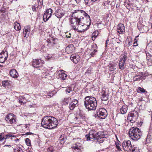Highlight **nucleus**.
<instances>
[{
	"mask_svg": "<svg viewBox=\"0 0 152 152\" xmlns=\"http://www.w3.org/2000/svg\"><path fill=\"white\" fill-rule=\"evenodd\" d=\"M76 15H78L80 17L79 18L80 24L82 27L83 31H84L88 28L91 24V20L89 15L85 11L81 10H78L73 13Z\"/></svg>",
	"mask_w": 152,
	"mask_h": 152,
	"instance_id": "obj_1",
	"label": "nucleus"
},
{
	"mask_svg": "<svg viewBox=\"0 0 152 152\" xmlns=\"http://www.w3.org/2000/svg\"><path fill=\"white\" fill-rule=\"evenodd\" d=\"M41 124L45 128L53 129L57 126L58 122L57 119L53 117L46 116L43 118Z\"/></svg>",
	"mask_w": 152,
	"mask_h": 152,
	"instance_id": "obj_2",
	"label": "nucleus"
},
{
	"mask_svg": "<svg viewBox=\"0 0 152 152\" xmlns=\"http://www.w3.org/2000/svg\"><path fill=\"white\" fill-rule=\"evenodd\" d=\"M87 141L93 139L98 142L99 143H102L104 141V136L100 132H96L95 130L93 129L90 131L88 134L85 136Z\"/></svg>",
	"mask_w": 152,
	"mask_h": 152,
	"instance_id": "obj_3",
	"label": "nucleus"
},
{
	"mask_svg": "<svg viewBox=\"0 0 152 152\" xmlns=\"http://www.w3.org/2000/svg\"><path fill=\"white\" fill-rule=\"evenodd\" d=\"M84 104L86 108L89 110H95L97 106L96 99L93 96L86 97L85 98Z\"/></svg>",
	"mask_w": 152,
	"mask_h": 152,
	"instance_id": "obj_4",
	"label": "nucleus"
},
{
	"mask_svg": "<svg viewBox=\"0 0 152 152\" xmlns=\"http://www.w3.org/2000/svg\"><path fill=\"white\" fill-rule=\"evenodd\" d=\"M130 137L133 140L136 141L141 138L142 133L139 129L133 127L130 129L129 132Z\"/></svg>",
	"mask_w": 152,
	"mask_h": 152,
	"instance_id": "obj_5",
	"label": "nucleus"
},
{
	"mask_svg": "<svg viewBox=\"0 0 152 152\" xmlns=\"http://www.w3.org/2000/svg\"><path fill=\"white\" fill-rule=\"evenodd\" d=\"M75 17L72 18L70 20V23L72 27L75 30H78L79 32H82V27L80 24V22L78 15H75Z\"/></svg>",
	"mask_w": 152,
	"mask_h": 152,
	"instance_id": "obj_6",
	"label": "nucleus"
},
{
	"mask_svg": "<svg viewBox=\"0 0 152 152\" xmlns=\"http://www.w3.org/2000/svg\"><path fill=\"white\" fill-rule=\"evenodd\" d=\"M123 149L127 151H134L135 150V148L133 147L131 145V141L129 140H124L122 144Z\"/></svg>",
	"mask_w": 152,
	"mask_h": 152,
	"instance_id": "obj_7",
	"label": "nucleus"
},
{
	"mask_svg": "<svg viewBox=\"0 0 152 152\" xmlns=\"http://www.w3.org/2000/svg\"><path fill=\"white\" fill-rule=\"evenodd\" d=\"M138 116V113L137 111H132L128 115L127 120L131 123L134 122L137 120Z\"/></svg>",
	"mask_w": 152,
	"mask_h": 152,
	"instance_id": "obj_8",
	"label": "nucleus"
},
{
	"mask_svg": "<svg viewBox=\"0 0 152 152\" xmlns=\"http://www.w3.org/2000/svg\"><path fill=\"white\" fill-rule=\"evenodd\" d=\"M96 114L98 117L101 119L105 118L107 115L106 110L103 108L98 109L96 111Z\"/></svg>",
	"mask_w": 152,
	"mask_h": 152,
	"instance_id": "obj_9",
	"label": "nucleus"
},
{
	"mask_svg": "<svg viewBox=\"0 0 152 152\" xmlns=\"http://www.w3.org/2000/svg\"><path fill=\"white\" fill-rule=\"evenodd\" d=\"M5 119L8 123L10 124L15 123L16 121L15 116L12 113L7 115Z\"/></svg>",
	"mask_w": 152,
	"mask_h": 152,
	"instance_id": "obj_10",
	"label": "nucleus"
},
{
	"mask_svg": "<svg viewBox=\"0 0 152 152\" xmlns=\"http://www.w3.org/2000/svg\"><path fill=\"white\" fill-rule=\"evenodd\" d=\"M43 64V61L40 59L34 60L33 62L32 65L34 67L38 68L41 66Z\"/></svg>",
	"mask_w": 152,
	"mask_h": 152,
	"instance_id": "obj_11",
	"label": "nucleus"
},
{
	"mask_svg": "<svg viewBox=\"0 0 152 152\" xmlns=\"http://www.w3.org/2000/svg\"><path fill=\"white\" fill-rule=\"evenodd\" d=\"M117 31L119 34H124L125 32V29L124 25L121 23L118 24L117 26Z\"/></svg>",
	"mask_w": 152,
	"mask_h": 152,
	"instance_id": "obj_12",
	"label": "nucleus"
},
{
	"mask_svg": "<svg viewBox=\"0 0 152 152\" xmlns=\"http://www.w3.org/2000/svg\"><path fill=\"white\" fill-rule=\"evenodd\" d=\"M55 16L58 18H61L65 14V11L62 9H57L55 12Z\"/></svg>",
	"mask_w": 152,
	"mask_h": 152,
	"instance_id": "obj_13",
	"label": "nucleus"
},
{
	"mask_svg": "<svg viewBox=\"0 0 152 152\" xmlns=\"http://www.w3.org/2000/svg\"><path fill=\"white\" fill-rule=\"evenodd\" d=\"M31 27L30 26H25L23 30V33L24 37L27 38L29 34L31 31Z\"/></svg>",
	"mask_w": 152,
	"mask_h": 152,
	"instance_id": "obj_14",
	"label": "nucleus"
},
{
	"mask_svg": "<svg viewBox=\"0 0 152 152\" xmlns=\"http://www.w3.org/2000/svg\"><path fill=\"white\" fill-rule=\"evenodd\" d=\"M8 55L6 53L2 51L0 53V62L4 63L7 59Z\"/></svg>",
	"mask_w": 152,
	"mask_h": 152,
	"instance_id": "obj_15",
	"label": "nucleus"
},
{
	"mask_svg": "<svg viewBox=\"0 0 152 152\" xmlns=\"http://www.w3.org/2000/svg\"><path fill=\"white\" fill-rule=\"evenodd\" d=\"M75 49V48L74 45L71 44L66 47L65 49V51L68 54L74 52Z\"/></svg>",
	"mask_w": 152,
	"mask_h": 152,
	"instance_id": "obj_16",
	"label": "nucleus"
},
{
	"mask_svg": "<svg viewBox=\"0 0 152 152\" xmlns=\"http://www.w3.org/2000/svg\"><path fill=\"white\" fill-rule=\"evenodd\" d=\"M78 101L76 99H74L69 104V109L70 110H73L78 105Z\"/></svg>",
	"mask_w": 152,
	"mask_h": 152,
	"instance_id": "obj_17",
	"label": "nucleus"
},
{
	"mask_svg": "<svg viewBox=\"0 0 152 152\" xmlns=\"http://www.w3.org/2000/svg\"><path fill=\"white\" fill-rule=\"evenodd\" d=\"M102 97L101 99L102 101H107L108 98V92L104 90H102L101 92Z\"/></svg>",
	"mask_w": 152,
	"mask_h": 152,
	"instance_id": "obj_18",
	"label": "nucleus"
},
{
	"mask_svg": "<svg viewBox=\"0 0 152 152\" xmlns=\"http://www.w3.org/2000/svg\"><path fill=\"white\" fill-rule=\"evenodd\" d=\"M70 59L75 64H77L80 61L79 56L78 55L76 56L75 54L71 55L70 57Z\"/></svg>",
	"mask_w": 152,
	"mask_h": 152,
	"instance_id": "obj_19",
	"label": "nucleus"
},
{
	"mask_svg": "<svg viewBox=\"0 0 152 152\" xmlns=\"http://www.w3.org/2000/svg\"><path fill=\"white\" fill-rule=\"evenodd\" d=\"M92 46V48L91 50V53L90 54V55H91L92 56H94L97 52L96 49H97V48L95 44L94 45L93 44Z\"/></svg>",
	"mask_w": 152,
	"mask_h": 152,
	"instance_id": "obj_20",
	"label": "nucleus"
},
{
	"mask_svg": "<svg viewBox=\"0 0 152 152\" xmlns=\"http://www.w3.org/2000/svg\"><path fill=\"white\" fill-rule=\"evenodd\" d=\"M10 73L11 76L13 78H17L18 77V74L15 69L11 70Z\"/></svg>",
	"mask_w": 152,
	"mask_h": 152,
	"instance_id": "obj_21",
	"label": "nucleus"
},
{
	"mask_svg": "<svg viewBox=\"0 0 152 152\" xmlns=\"http://www.w3.org/2000/svg\"><path fill=\"white\" fill-rule=\"evenodd\" d=\"M143 78L142 74H137L134 76L133 80L134 81H140L142 80Z\"/></svg>",
	"mask_w": 152,
	"mask_h": 152,
	"instance_id": "obj_22",
	"label": "nucleus"
},
{
	"mask_svg": "<svg viewBox=\"0 0 152 152\" xmlns=\"http://www.w3.org/2000/svg\"><path fill=\"white\" fill-rule=\"evenodd\" d=\"M137 27L140 31L142 33H144L145 31V28H147V27L143 26L140 23H138L137 24Z\"/></svg>",
	"mask_w": 152,
	"mask_h": 152,
	"instance_id": "obj_23",
	"label": "nucleus"
},
{
	"mask_svg": "<svg viewBox=\"0 0 152 152\" xmlns=\"http://www.w3.org/2000/svg\"><path fill=\"white\" fill-rule=\"evenodd\" d=\"M120 110L121 114H124L127 112L128 110V106L126 105H123L120 108Z\"/></svg>",
	"mask_w": 152,
	"mask_h": 152,
	"instance_id": "obj_24",
	"label": "nucleus"
},
{
	"mask_svg": "<svg viewBox=\"0 0 152 152\" xmlns=\"http://www.w3.org/2000/svg\"><path fill=\"white\" fill-rule=\"evenodd\" d=\"M71 100V98L69 97L65 98L62 101V102L64 105H66L68 104Z\"/></svg>",
	"mask_w": 152,
	"mask_h": 152,
	"instance_id": "obj_25",
	"label": "nucleus"
},
{
	"mask_svg": "<svg viewBox=\"0 0 152 152\" xmlns=\"http://www.w3.org/2000/svg\"><path fill=\"white\" fill-rule=\"evenodd\" d=\"M81 145L79 143H77L75 146H74V151H76V150H78V152H80V149Z\"/></svg>",
	"mask_w": 152,
	"mask_h": 152,
	"instance_id": "obj_26",
	"label": "nucleus"
},
{
	"mask_svg": "<svg viewBox=\"0 0 152 152\" xmlns=\"http://www.w3.org/2000/svg\"><path fill=\"white\" fill-rule=\"evenodd\" d=\"M14 27L16 31L20 30L21 29V27L20 24L17 22H15L14 24Z\"/></svg>",
	"mask_w": 152,
	"mask_h": 152,
	"instance_id": "obj_27",
	"label": "nucleus"
},
{
	"mask_svg": "<svg viewBox=\"0 0 152 152\" xmlns=\"http://www.w3.org/2000/svg\"><path fill=\"white\" fill-rule=\"evenodd\" d=\"M53 10L51 8H49L47 9L46 10V12H47V16H48L49 18V19L51 17L52 14L53 13Z\"/></svg>",
	"mask_w": 152,
	"mask_h": 152,
	"instance_id": "obj_28",
	"label": "nucleus"
},
{
	"mask_svg": "<svg viewBox=\"0 0 152 152\" xmlns=\"http://www.w3.org/2000/svg\"><path fill=\"white\" fill-rule=\"evenodd\" d=\"M146 59L149 61L152 62V55L149 53H146Z\"/></svg>",
	"mask_w": 152,
	"mask_h": 152,
	"instance_id": "obj_29",
	"label": "nucleus"
},
{
	"mask_svg": "<svg viewBox=\"0 0 152 152\" xmlns=\"http://www.w3.org/2000/svg\"><path fill=\"white\" fill-rule=\"evenodd\" d=\"M126 42L127 44V45L128 47L131 45L132 43V41L131 39H129V38H127L126 39Z\"/></svg>",
	"mask_w": 152,
	"mask_h": 152,
	"instance_id": "obj_30",
	"label": "nucleus"
},
{
	"mask_svg": "<svg viewBox=\"0 0 152 152\" xmlns=\"http://www.w3.org/2000/svg\"><path fill=\"white\" fill-rule=\"evenodd\" d=\"M10 81L8 80H4L2 82V85L4 87H8L10 85Z\"/></svg>",
	"mask_w": 152,
	"mask_h": 152,
	"instance_id": "obj_31",
	"label": "nucleus"
},
{
	"mask_svg": "<svg viewBox=\"0 0 152 152\" xmlns=\"http://www.w3.org/2000/svg\"><path fill=\"white\" fill-rule=\"evenodd\" d=\"M124 63L122 61L119 60V68L123 70L124 68Z\"/></svg>",
	"mask_w": 152,
	"mask_h": 152,
	"instance_id": "obj_32",
	"label": "nucleus"
},
{
	"mask_svg": "<svg viewBox=\"0 0 152 152\" xmlns=\"http://www.w3.org/2000/svg\"><path fill=\"white\" fill-rule=\"evenodd\" d=\"M127 58V57L126 55H124L121 58L120 60L121 61H122V62H124L125 64V62Z\"/></svg>",
	"mask_w": 152,
	"mask_h": 152,
	"instance_id": "obj_33",
	"label": "nucleus"
},
{
	"mask_svg": "<svg viewBox=\"0 0 152 152\" xmlns=\"http://www.w3.org/2000/svg\"><path fill=\"white\" fill-rule=\"evenodd\" d=\"M66 137H64V136L63 137L61 136L59 138V140L61 141L60 143L62 144L65 141H66Z\"/></svg>",
	"mask_w": 152,
	"mask_h": 152,
	"instance_id": "obj_34",
	"label": "nucleus"
},
{
	"mask_svg": "<svg viewBox=\"0 0 152 152\" xmlns=\"http://www.w3.org/2000/svg\"><path fill=\"white\" fill-rule=\"evenodd\" d=\"M47 13V12H46L44 13L43 17V19L44 22H46L49 20V18L48 16H47V15H46Z\"/></svg>",
	"mask_w": 152,
	"mask_h": 152,
	"instance_id": "obj_35",
	"label": "nucleus"
},
{
	"mask_svg": "<svg viewBox=\"0 0 152 152\" xmlns=\"http://www.w3.org/2000/svg\"><path fill=\"white\" fill-rule=\"evenodd\" d=\"M67 77V75L65 73H62L60 75V77L63 80H65Z\"/></svg>",
	"mask_w": 152,
	"mask_h": 152,
	"instance_id": "obj_36",
	"label": "nucleus"
},
{
	"mask_svg": "<svg viewBox=\"0 0 152 152\" xmlns=\"http://www.w3.org/2000/svg\"><path fill=\"white\" fill-rule=\"evenodd\" d=\"M151 135L148 134L146 139V141L147 143H149L151 141Z\"/></svg>",
	"mask_w": 152,
	"mask_h": 152,
	"instance_id": "obj_37",
	"label": "nucleus"
},
{
	"mask_svg": "<svg viewBox=\"0 0 152 152\" xmlns=\"http://www.w3.org/2000/svg\"><path fill=\"white\" fill-rule=\"evenodd\" d=\"M4 139H5V135L3 133H2L0 134V141H3Z\"/></svg>",
	"mask_w": 152,
	"mask_h": 152,
	"instance_id": "obj_38",
	"label": "nucleus"
},
{
	"mask_svg": "<svg viewBox=\"0 0 152 152\" xmlns=\"http://www.w3.org/2000/svg\"><path fill=\"white\" fill-rule=\"evenodd\" d=\"M142 39V37L140 36V35H139L136 36L134 39V41L137 42L138 41H140Z\"/></svg>",
	"mask_w": 152,
	"mask_h": 152,
	"instance_id": "obj_39",
	"label": "nucleus"
},
{
	"mask_svg": "<svg viewBox=\"0 0 152 152\" xmlns=\"http://www.w3.org/2000/svg\"><path fill=\"white\" fill-rule=\"evenodd\" d=\"M25 142L27 145L28 146H30L31 145V141L30 139L28 138H26V139Z\"/></svg>",
	"mask_w": 152,
	"mask_h": 152,
	"instance_id": "obj_40",
	"label": "nucleus"
},
{
	"mask_svg": "<svg viewBox=\"0 0 152 152\" xmlns=\"http://www.w3.org/2000/svg\"><path fill=\"white\" fill-rule=\"evenodd\" d=\"M98 35V31H96L94 32L92 34V37H94L95 38H96Z\"/></svg>",
	"mask_w": 152,
	"mask_h": 152,
	"instance_id": "obj_41",
	"label": "nucleus"
},
{
	"mask_svg": "<svg viewBox=\"0 0 152 152\" xmlns=\"http://www.w3.org/2000/svg\"><path fill=\"white\" fill-rule=\"evenodd\" d=\"M43 0H38V6H40V7H42L43 5Z\"/></svg>",
	"mask_w": 152,
	"mask_h": 152,
	"instance_id": "obj_42",
	"label": "nucleus"
},
{
	"mask_svg": "<svg viewBox=\"0 0 152 152\" xmlns=\"http://www.w3.org/2000/svg\"><path fill=\"white\" fill-rule=\"evenodd\" d=\"M15 152H23V150L20 148H17L15 149Z\"/></svg>",
	"mask_w": 152,
	"mask_h": 152,
	"instance_id": "obj_43",
	"label": "nucleus"
},
{
	"mask_svg": "<svg viewBox=\"0 0 152 152\" xmlns=\"http://www.w3.org/2000/svg\"><path fill=\"white\" fill-rule=\"evenodd\" d=\"M53 150V147H51L48 148L47 151L48 152H52Z\"/></svg>",
	"mask_w": 152,
	"mask_h": 152,
	"instance_id": "obj_44",
	"label": "nucleus"
},
{
	"mask_svg": "<svg viewBox=\"0 0 152 152\" xmlns=\"http://www.w3.org/2000/svg\"><path fill=\"white\" fill-rule=\"evenodd\" d=\"M138 91H140L142 93H144L145 92V91L144 89L141 87H139Z\"/></svg>",
	"mask_w": 152,
	"mask_h": 152,
	"instance_id": "obj_45",
	"label": "nucleus"
},
{
	"mask_svg": "<svg viewBox=\"0 0 152 152\" xmlns=\"http://www.w3.org/2000/svg\"><path fill=\"white\" fill-rule=\"evenodd\" d=\"M72 91V89L70 88H68L66 89L65 91L66 93H70V92Z\"/></svg>",
	"mask_w": 152,
	"mask_h": 152,
	"instance_id": "obj_46",
	"label": "nucleus"
},
{
	"mask_svg": "<svg viewBox=\"0 0 152 152\" xmlns=\"http://www.w3.org/2000/svg\"><path fill=\"white\" fill-rule=\"evenodd\" d=\"M12 136L11 134H8L5 135V140L7 139L8 137H10Z\"/></svg>",
	"mask_w": 152,
	"mask_h": 152,
	"instance_id": "obj_47",
	"label": "nucleus"
},
{
	"mask_svg": "<svg viewBox=\"0 0 152 152\" xmlns=\"http://www.w3.org/2000/svg\"><path fill=\"white\" fill-rule=\"evenodd\" d=\"M104 4L107 5H110V1H107L104 2Z\"/></svg>",
	"mask_w": 152,
	"mask_h": 152,
	"instance_id": "obj_48",
	"label": "nucleus"
},
{
	"mask_svg": "<svg viewBox=\"0 0 152 152\" xmlns=\"http://www.w3.org/2000/svg\"><path fill=\"white\" fill-rule=\"evenodd\" d=\"M137 42H135L134 41V43H133V46H136L137 45Z\"/></svg>",
	"mask_w": 152,
	"mask_h": 152,
	"instance_id": "obj_49",
	"label": "nucleus"
},
{
	"mask_svg": "<svg viewBox=\"0 0 152 152\" xmlns=\"http://www.w3.org/2000/svg\"><path fill=\"white\" fill-rule=\"evenodd\" d=\"M32 9L34 11H36V10L37 9L35 7V6H33L32 7Z\"/></svg>",
	"mask_w": 152,
	"mask_h": 152,
	"instance_id": "obj_50",
	"label": "nucleus"
},
{
	"mask_svg": "<svg viewBox=\"0 0 152 152\" xmlns=\"http://www.w3.org/2000/svg\"><path fill=\"white\" fill-rule=\"evenodd\" d=\"M89 0H84L85 4L87 5L88 4Z\"/></svg>",
	"mask_w": 152,
	"mask_h": 152,
	"instance_id": "obj_51",
	"label": "nucleus"
},
{
	"mask_svg": "<svg viewBox=\"0 0 152 152\" xmlns=\"http://www.w3.org/2000/svg\"><path fill=\"white\" fill-rule=\"evenodd\" d=\"M116 146L117 147V149L118 150H119V151L121 150V149L119 146H117V145H116Z\"/></svg>",
	"mask_w": 152,
	"mask_h": 152,
	"instance_id": "obj_52",
	"label": "nucleus"
},
{
	"mask_svg": "<svg viewBox=\"0 0 152 152\" xmlns=\"http://www.w3.org/2000/svg\"><path fill=\"white\" fill-rule=\"evenodd\" d=\"M6 146L8 147L9 148H10L11 147V145H6L4 146V147H6Z\"/></svg>",
	"mask_w": 152,
	"mask_h": 152,
	"instance_id": "obj_53",
	"label": "nucleus"
},
{
	"mask_svg": "<svg viewBox=\"0 0 152 152\" xmlns=\"http://www.w3.org/2000/svg\"><path fill=\"white\" fill-rule=\"evenodd\" d=\"M91 70H89V69H88V70H87V72H86V73H91Z\"/></svg>",
	"mask_w": 152,
	"mask_h": 152,
	"instance_id": "obj_54",
	"label": "nucleus"
},
{
	"mask_svg": "<svg viewBox=\"0 0 152 152\" xmlns=\"http://www.w3.org/2000/svg\"><path fill=\"white\" fill-rule=\"evenodd\" d=\"M53 96V94H52L51 95L50 94H49L47 96H48V98H49V97H51Z\"/></svg>",
	"mask_w": 152,
	"mask_h": 152,
	"instance_id": "obj_55",
	"label": "nucleus"
},
{
	"mask_svg": "<svg viewBox=\"0 0 152 152\" xmlns=\"http://www.w3.org/2000/svg\"><path fill=\"white\" fill-rule=\"evenodd\" d=\"M81 0H75L77 3H79L81 1Z\"/></svg>",
	"mask_w": 152,
	"mask_h": 152,
	"instance_id": "obj_56",
	"label": "nucleus"
},
{
	"mask_svg": "<svg viewBox=\"0 0 152 152\" xmlns=\"http://www.w3.org/2000/svg\"><path fill=\"white\" fill-rule=\"evenodd\" d=\"M19 102L20 103H23V102L20 100H19Z\"/></svg>",
	"mask_w": 152,
	"mask_h": 152,
	"instance_id": "obj_57",
	"label": "nucleus"
},
{
	"mask_svg": "<svg viewBox=\"0 0 152 152\" xmlns=\"http://www.w3.org/2000/svg\"><path fill=\"white\" fill-rule=\"evenodd\" d=\"M108 41H109L108 40H107L106 41V46H107V44L108 43Z\"/></svg>",
	"mask_w": 152,
	"mask_h": 152,
	"instance_id": "obj_58",
	"label": "nucleus"
},
{
	"mask_svg": "<svg viewBox=\"0 0 152 152\" xmlns=\"http://www.w3.org/2000/svg\"><path fill=\"white\" fill-rule=\"evenodd\" d=\"M11 135H12L11 137H15V136L14 135L11 134Z\"/></svg>",
	"mask_w": 152,
	"mask_h": 152,
	"instance_id": "obj_59",
	"label": "nucleus"
},
{
	"mask_svg": "<svg viewBox=\"0 0 152 152\" xmlns=\"http://www.w3.org/2000/svg\"><path fill=\"white\" fill-rule=\"evenodd\" d=\"M92 1H96L97 0H91Z\"/></svg>",
	"mask_w": 152,
	"mask_h": 152,
	"instance_id": "obj_60",
	"label": "nucleus"
},
{
	"mask_svg": "<svg viewBox=\"0 0 152 152\" xmlns=\"http://www.w3.org/2000/svg\"><path fill=\"white\" fill-rule=\"evenodd\" d=\"M151 52L152 53V49H151Z\"/></svg>",
	"mask_w": 152,
	"mask_h": 152,
	"instance_id": "obj_61",
	"label": "nucleus"
},
{
	"mask_svg": "<svg viewBox=\"0 0 152 152\" xmlns=\"http://www.w3.org/2000/svg\"><path fill=\"white\" fill-rule=\"evenodd\" d=\"M151 118L152 119V113H151Z\"/></svg>",
	"mask_w": 152,
	"mask_h": 152,
	"instance_id": "obj_62",
	"label": "nucleus"
},
{
	"mask_svg": "<svg viewBox=\"0 0 152 152\" xmlns=\"http://www.w3.org/2000/svg\"><path fill=\"white\" fill-rule=\"evenodd\" d=\"M2 12H3V13H4V10H2Z\"/></svg>",
	"mask_w": 152,
	"mask_h": 152,
	"instance_id": "obj_63",
	"label": "nucleus"
},
{
	"mask_svg": "<svg viewBox=\"0 0 152 152\" xmlns=\"http://www.w3.org/2000/svg\"><path fill=\"white\" fill-rule=\"evenodd\" d=\"M68 37V38H69V37H70V36H68V37Z\"/></svg>",
	"mask_w": 152,
	"mask_h": 152,
	"instance_id": "obj_64",
	"label": "nucleus"
}]
</instances>
